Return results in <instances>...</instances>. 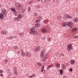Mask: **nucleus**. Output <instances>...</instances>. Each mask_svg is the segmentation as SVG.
Listing matches in <instances>:
<instances>
[{"label": "nucleus", "instance_id": "nucleus-1", "mask_svg": "<svg viewBox=\"0 0 78 78\" xmlns=\"http://www.w3.org/2000/svg\"><path fill=\"white\" fill-rule=\"evenodd\" d=\"M67 25L68 27H69L70 28H72L73 26H74V24L73 23H72V22L70 21L69 22H67L66 23H62V26L63 27H65Z\"/></svg>", "mask_w": 78, "mask_h": 78}, {"label": "nucleus", "instance_id": "nucleus-2", "mask_svg": "<svg viewBox=\"0 0 78 78\" xmlns=\"http://www.w3.org/2000/svg\"><path fill=\"white\" fill-rule=\"evenodd\" d=\"M35 30H36V29H35V27H33L30 28V31L29 32L30 34H33V35L37 34V32Z\"/></svg>", "mask_w": 78, "mask_h": 78}, {"label": "nucleus", "instance_id": "nucleus-3", "mask_svg": "<svg viewBox=\"0 0 78 78\" xmlns=\"http://www.w3.org/2000/svg\"><path fill=\"white\" fill-rule=\"evenodd\" d=\"M22 18V15L20 14H19L17 17H15L14 18V20L16 21V22H19L20 20V18Z\"/></svg>", "mask_w": 78, "mask_h": 78}, {"label": "nucleus", "instance_id": "nucleus-4", "mask_svg": "<svg viewBox=\"0 0 78 78\" xmlns=\"http://www.w3.org/2000/svg\"><path fill=\"white\" fill-rule=\"evenodd\" d=\"M41 47L39 46H37L36 48H35L34 51L36 52H38L40 50H41Z\"/></svg>", "mask_w": 78, "mask_h": 78}, {"label": "nucleus", "instance_id": "nucleus-5", "mask_svg": "<svg viewBox=\"0 0 78 78\" xmlns=\"http://www.w3.org/2000/svg\"><path fill=\"white\" fill-rule=\"evenodd\" d=\"M43 57V58H42V61H44V60H45L46 59H47V57H48V55H47V54L44 55V54L43 56H42Z\"/></svg>", "mask_w": 78, "mask_h": 78}, {"label": "nucleus", "instance_id": "nucleus-6", "mask_svg": "<svg viewBox=\"0 0 78 78\" xmlns=\"http://www.w3.org/2000/svg\"><path fill=\"white\" fill-rule=\"evenodd\" d=\"M6 14H7V12H6V10L5 9H2V14H4L5 16H6Z\"/></svg>", "mask_w": 78, "mask_h": 78}, {"label": "nucleus", "instance_id": "nucleus-7", "mask_svg": "<svg viewBox=\"0 0 78 78\" xmlns=\"http://www.w3.org/2000/svg\"><path fill=\"white\" fill-rule=\"evenodd\" d=\"M72 44H69L68 46L67 50L68 51H70V50L72 49Z\"/></svg>", "mask_w": 78, "mask_h": 78}, {"label": "nucleus", "instance_id": "nucleus-8", "mask_svg": "<svg viewBox=\"0 0 78 78\" xmlns=\"http://www.w3.org/2000/svg\"><path fill=\"white\" fill-rule=\"evenodd\" d=\"M45 50H43V51L41 52V54L40 55V56H41V57H42V56H44V55H45Z\"/></svg>", "mask_w": 78, "mask_h": 78}, {"label": "nucleus", "instance_id": "nucleus-9", "mask_svg": "<svg viewBox=\"0 0 78 78\" xmlns=\"http://www.w3.org/2000/svg\"><path fill=\"white\" fill-rule=\"evenodd\" d=\"M31 54L30 52H27L26 54V56L29 58L31 57Z\"/></svg>", "mask_w": 78, "mask_h": 78}, {"label": "nucleus", "instance_id": "nucleus-10", "mask_svg": "<svg viewBox=\"0 0 78 78\" xmlns=\"http://www.w3.org/2000/svg\"><path fill=\"white\" fill-rule=\"evenodd\" d=\"M41 31L43 33H45V32L47 31V29H45L44 28H42L41 29Z\"/></svg>", "mask_w": 78, "mask_h": 78}, {"label": "nucleus", "instance_id": "nucleus-11", "mask_svg": "<svg viewBox=\"0 0 78 78\" xmlns=\"http://www.w3.org/2000/svg\"><path fill=\"white\" fill-rule=\"evenodd\" d=\"M78 28L77 27H76L72 29V31L73 32H75V31H76V30H78Z\"/></svg>", "mask_w": 78, "mask_h": 78}, {"label": "nucleus", "instance_id": "nucleus-12", "mask_svg": "<svg viewBox=\"0 0 78 78\" xmlns=\"http://www.w3.org/2000/svg\"><path fill=\"white\" fill-rule=\"evenodd\" d=\"M16 37H17L15 36H13L11 37H8V39H12L13 38H14V39H16Z\"/></svg>", "mask_w": 78, "mask_h": 78}, {"label": "nucleus", "instance_id": "nucleus-13", "mask_svg": "<svg viewBox=\"0 0 78 78\" xmlns=\"http://www.w3.org/2000/svg\"><path fill=\"white\" fill-rule=\"evenodd\" d=\"M62 67L63 70H64L66 69V66L64 65H62Z\"/></svg>", "mask_w": 78, "mask_h": 78}, {"label": "nucleus", "instance_id": "nucleus-14", "mask_svg": "<svg viewBox=\"0 0 78 78\" xmlns=\"http://www.w3.org/2000/svg\"><path fill=\"white\" fill-rule=\"evenodd\" d=\"M75 60H71L70 62V63L71 64H74L75 63Z\"/></svg>", "mask_w": 78, "mask_h": 78}, {"label": "nucleus", "instance_id": "nucleus-15", "mask_svg": "<svg viewBox=\"0 0 78 78\" xmlns=\"http://www.w3.org/2000/svg\"><path fill=\"white\" fill-rule=\"evenodd\" d=\"M35 27L39 28V27H40V24L39 23H37V24H35Z\"/></svg>", "mask_w": 78, "mask_h": 78}, {"label": "nucleus", "instance_id": "nucleus-16", "mask_svg": "<svg viewBox=\"0 0 78 78\" xmlns=\"http://www.w3.org/2000/svg\"><path fill=\"white\" fill-rule=\"evenodd\" d=\"M21 53L22 56H25V53L23 52V51L22 50H21Z\"/></svg>", "mask_w": 78, "mask_h": 78}, {"label": "nucleus", "instance_id": "nucleus-17", "mask_svg": "<svg viewBox=\"0 0 78 78\" xmlns=\"http://www.w3.org/2000/svg\"><path fill=\"white\" fill-rule=\"evenodd\" d=\"M20 5V4H19V3H17L16 4V9H18V8H19V7Z\"/></svg>", "mask_w": 78, "mask_h": 78}, {"label": "nucleus", "instance_id": "nucleus-18", "mask_svg": "<svg viewBox=\"0 0 78 78\" xmlns=\"http://www.w3.org/2000/svg\"><path fill=\"white\" fill-rule=\"evenodd\" d=\"M68 17V14H65L64 16V18H65V19H67Z\"/></svg>", "mask_w": 78, "mask_h": 78}, {"label": "nucleus", "instance_id": "nucleus-19", "mask_svg": "<svg viewBox=\"0 0 78 78\" xmlns=\"http://www.w3.org/2000/svg\"><path fill=\"white\" fill-rule=\"evenodd\" d=\"M3 15L2 14H0V19H2L3 18Z\"/></svg>", "mask_w": 78, "mask_h": 78}, {"label": "nucleus", "instance_id": "nucleus-20", "mask_svg": "<svg viewBox=\"0 0 78 78\" xmlns=\"http://www.w3.org/2000/svg\"><path fill=\"white\" fill-rule=\"evenodd\" d=\"M22 8H23L22 5V4H20L18 9L19 10L20 9H22Z\"/></svg>", "mask_w": 78, "mask_h": 78}, {"label": "nucleus", "instance_id": "nucleus-21", "mask_svg": "<svg viewBox=\"0 0 78 78\" xmlns=\"http://www.w3.org/2000/svg\"><path fill=\"white\" fill-rule=\"evenodd\" d=\"M10 10L12 11V12H14L16 11V9L14 8H11L10 9Z\"/></svg>", "mask_w": 78, "mask_h": 78}, {"label": "nucleus", "instance_id": "nucleus-22", "mask_svg": "<svg viewBox=\"0 0 78 78\" xmlns=\"http://www.w3.org/2000/svg\"><path fill=\"white\" fill-rule=\"evenodd\" d=\"M78 19L77 18H76L74 19V22H78Z\"/></svg>", "mask_w": 78, "mask_h": 78}, {"label": "nucleus", "instance_id": "nucleus-23", "mask_svg": "<svg viewBox=\"0 0 78 78\" xmlns=\"http://www.w3.org/2000/svg\"><path fill=\"white\" fill-rule=\"evenodd\" d=\"M37 65H38V66H39L40 67L42 66V64L40 63V62H37Z\"/></svg>", "mask_w": 78, "mask_h": 78}, {"label": "nucleus", "instance_id": "nucleus-24", "mask_svg": "<svg viewBox=\"0 0 78 78\" xmlns=\"http://www.w3.org/2000/svg\"><path fill=\"white\" fill-rule=\"evenodd\" d=\"M10 73H11V71L9 70V69H8L7 71V75H9L10 74Z\"/></svg>", "mask_w": 78, "mask_h": 78}, {"label": "nucleus", "instance_id": "nucleus-25", "mask_svg": "<svg viewBox=\"0 0 78 78\" xmlns=\"http://www.w3.org/2000/svg\"><path fill=\"white\" fill-rule=\"evenodd\" d=\"M41 2L43 3H46L47 2V0H41Z\"/></svg>", "mask_w": 78, "mask_h": 78}, {"label": "nucleus", "instance_id": "nucleus-26", "mask_svg": "<svg viewBox=\"0 0 78 78\" xmlns=\"http://www.w3.org/2000/svg\"><path fill=\"white\" fill-rule=\"evenodd\" d=\"M19 35L20 36H22L23 35V33H20L19 34Z\"/></svg>", "mask_w": 78, "mask_h": 78}, {"label": "nucleus", "instance_id": "nucleus-27", "mask_svg": "<svg viewBox=\"0 0 78 78\" xmlns=\"http://www.w3.org/2000/svg\"><path fill=\"white\" fill-rule=\"evenodd\" d=\"M13 48H14V49H15L16 50H17V49H18V47H17V46H14Z\"/></svg>", "mask_w": 78, "mask_h": 78}, {"label": "nucleus", "instance_id": "nucleus-28", "mask_svg": "<svg viewBox=\"0 0 78 78\" xmlns=\"http://www.w3.org/2000/svg\"><path fill=\"white\" fill-rule=\"evenodd\" d=\"M13 14H15V16H17V12L16 11L13 12Z\"/></svg>", "mask_w": 78, "mask_h": 78}, {"label": "nucleus", "instance_id": "nucleus-29", "mask_svg": "<svg viewBox=\"0 0 78 78\" xmlns=\"http://www.w3.org/2000/svg\"><path fill=\"white\" fill-rule=\"evenodd\" d=\"M56 66L57 67H60V65L59 64L57 63L56 64Z\"/></svg>", "mask_w": 78, "mask_h": 78}, {"label": "nucleus", "instance_id": "nucleus-30", "mask_svg": "<svg viewBox=\"0 0 78 78\" xmlns=\"http://www.w3.org/2000/svg\"><path fill=\"white\" fill-rule=\"evenodd\" d=\"M48 42H50V41H51V38H50V37H49L48 38Z\"/></svg>", "mask_w": 78, "mask_h": 78}, {"label": "nucleus", "instance_id": "nucleus-31", "mask_svg": "<svg viewBox=\"0 0 78 78\" xmlns=\"http://www.w3.org/2000/svg\"><path fill=\"white\" fill-rule=\"evenodd\" d=\"M13 70L15 72H16V71H17V69L15 67L13 68Z\"/></svg>", "mask_w": 78, "mask_h": 78}, {"label": "nucleus", "instance_id": "nucleus-32", "mask_svg": "<svg viewBox=\"0 0 78 78\" xmlns=\"http://www.w3.org/2000/svg\"><path fill=\"white\" fill-rule=\"evenodd\" d=\"M44 23L45 24H47V23H48V22H47L46 20H44Z\"/></svg>", "mask_w": 78, "mask_h": 78}, {"label": "nucleus", "instance_id": "nucleus-33", "mask_svg": "<svg viewBox=\"0 0 78 78\" xmlns=\"http://www.w3.org/2000/svg\"><path fill=\"white\" fill-rule=\"evenodd\" d=\"M41 72H42V73H44L45 72V71L44 70V69H41Z\"/></svg>", "mask_w": 78, "mask_h": 78}, {"label": "nucleus", "instance_id": "nucleus-34", "mask_svg": "<svg viewBox=\"0 0 78 78\" xmlns=\"http://www.w3.org/2000/svg\"><path fill=\"white\" fill-rule=\"evenodd\" d=\"M72 17L71 16H68V19H72Z\"/></svg>", "mask_w": 78, "mask_h": 78}, {"label": "nucleus", "instance_id": "nucleus-35", "mask_svg": "<svg viewBox=\"0 0 78 78\" xmlns=\"http://www.w3.org/2000/svg\"><path fill=\"white\" fill-rule=\"evenodd\" d=\"M40 20L39 19L37 20H36L35 22L36 23H38L39 22Z\"/></svg>", "mask_w": 78, "mask_h": 78}, {"label": "nucleus", "instance_id": "nucleus-36", "mask_svg": "<svg viewBox=\"0 0 78 78\" xmlns=\"http://www.w3.org/2000/svg\"><path fill=\"white\" fill-rule=\"evenodd\" d=\"M28 11H29V12H30L31 11V9H30V7H29L28 8Z\"/></svg>", "mask_w": 78, "mask_h": 78}, {"label": "nucleus", "instance_id": "nucleus-37", "mask_svg": "<svg viewBox=\"0 0 78 78\" xmlns=\"http://www.w3.org/2000/svg\"><path fill=\"white\" fill-rule=\"evenodd\" d=\"M35 75H35V74H34L33 75H32V76H31L33 78V77H34Z\"/></svg>", "mask_w": 78, "mask_h": 78}, {"label": "nucleus", "instance_id": "nucleus-38", "mask_svg": "<svg viewBox=\"0 0 78 78\" xmlns=\"http://www.w3.org/2000/svg\"><path fill=\"white\" fill-rule=\"evenodd\" d=\"M44 69V66H43L41 67V70Z\"/></svg>", "mask_w": 78, "mask_h": 78}, {"label": "nucleus", "instance_id": "nucleus-39", "mask_svg": "<svg viewBox=\"0 0 78 78\" xmlns=\"http://www.w3.org/2000/svg\"><path fill=\"white\" fill-rule=\"evenodd\" d=\"M52 66H53V65H50L49 66H48V68H50V67H52Z\"/></svg>", "mask_w": 78, "mask_h": 78}, {"label": "nucleus", "instance_id": "nucleus-40", "mask_svg": "<svg viewBox=\"0 0 78 78\" xmlns=\"http://www.w3.org/2000/svg\"><path fill=\"white\" fill-rule=\"evenodd\" d=\"M14 73L15 75H17V71H15Z\"/></svg>", "mask_w": 78, "mask_h": 78}, {"label": "nucleus", "instance_id": "nucleus-41", "mask_svg": "<svg viewBox=\"0 0 78 78\" xmlns=\"http://www.w3.org/2000/svg\"><path fill=\"white\" fill-rule=\"evenodd\" d=\"M0 76H3V74H2V73L0 72Z\"/></svg>", "mask_w": 78, "mask_h": 78}, {"label": "nucleus", "instance_id": "nucleus-42", "mask_svg": "<svg viewBox=\"0 0 78 78\" xmlns=\"http://www.w3.org/2000/svg\"><path fill=\"white\" fill-rule=\"evenodd\" d=\"M6 33H6V31H4L3 34H6Z\"/></svg>", "mask_w": 78, "mask_h": 78}, {"label": "nucleus", "instance_id": "nucleus-43", "mask_svg": "<svg viewBox=\"0 0 78 78\" xmlns=\"http://www.w3.org/2000/svg\"><path fill=\"white\" fill-rule=\"evenodd\" d=\"M0 72L1 73H3V70L0 69Z\"/></svg>", "mask_w": 78, "mask_h": 78}, {"label": "nucleus", "instance_id": "nucleus-44", "mask_svg": "<svg viewBox=\"0 0 78 78\" xmlns=\"http://www.w3.org/2000/svg\"><path fill=\"white\" fill-rule=\"evenodd\" d=\"M8 62V60L7 59H6L5 60V63H7V62Z\"/></svg>", "mask_w": 78, "mask_h": 78}, {"label": "nucleus", "instance_id": "nucleus-45", "mask_svg": "<svg viewBox=\"0 0 78 78\" xmlns=\"http://www.w3.org/2000/svg\"><path fill=\"white\" fill-rule=\"evenodd\" d=\"M69 70L70 72H72L73 71V69L72 68H70Z\"/></svg>", "mask_w": 78, "mask_h": 78}, {"label": "nucleus", "instance_id": "nucleus-46", "mask_svg": "<svg viewBox=\"0 0 78 78\" xmlns=\"http://www.w3.org/2000/svg\"><path fill=\"white\" fill-rule=\"evenodd\" d=\"M74 39H78V38L76 37V36H74Z\"/></svg>", "mask_w": 78, "mask_h": 78}, {"label": "nucleus", "instance_id": "nucleus-47", "mask_svg": "<svg viewBox=\"0 0 78 78\" xmlns=\"http://www.w3.org/2000/svg\"><path fill=\"white\" fill-rule=\"evenodd\" d=\"M27 4L30 5V4H31V2H29V3H27Z\"/></svg>", "mask_w": 78, "mask_h": 78}, {"label": "nucleus", "instance_id": "nucleus-48", "mask_svg": "<svg viewBox=\"0 0 78 78\" xmlns=\"http://www.w3.org/2000/svg\"><path fill=\"white\" fill-rule=\"evenodd\" d=\"M34 15H35V16H37V13H34Z\"/></svg>", "mask_w": 78, "mask_h": 78}, {"label": "nucleus", "instance_id": "nucleus-49", "mask_svg": "<svg viewBox=\"0 0 78 78\" xmlns=\"http://www.w3.org/2000/svg\"><path fill=\"white\" fill-rule=\"evenodd\" d=\"M59 19L60 20H61V19H62V17H61V16H59Z\"/></svg>", "mask_w": 78, "mask_h": 78}, {"label": "nucleus", "instance_id": "nucleus-50", "mask_svg": "<svg viewBox=\"0 0 78 78\" xmlns=\"http://www.w3.org/2000/svg\"><path fill=\"white\" fill-rule=\"evenodd\" d=\"M37 8L38 9L40 8V5H37Z\"/></svg>", "mask_w": 78, "mask_h": 78}, {"label": "nucleus", "instance_id": "nucleus-51", "mask_svg": "<svg viewBox=\"0 0 78 78\" xmlns=\"http://www.w3.org/2000/svg\"><path fill=\"white\" fill-rule=\"evenodd\" d=\"M4 31H2L1 32V34H3Z\"/></svg>", "mask_w": 78, "mask_h": 78}, {"label": "nucleus", "instance_id": "nucleus-52", "mask_svg": "<svg viewBox=\"0 0 78 78\" xmlns=\"http://www.w3.org/2000/svg\"><path fill=\"white\" fill-rule=\"evenodd\" d=\"M60 72H63V71H62V70H60Z\"/></svg>", "mask_w": 78, "mask_h": 78}, {"label": "nucleus", "instance_id": "nucleus-53", "mask_svg": "<svg viewBox=\"0 0 78 78\" xmlns=\"http://www.w3.org/2000/svg\"><path fill=\"white\" fill-rule=\"evenodd\" d=\"M17 53H18V55H19V54H20V52L19 51H17Z\"/></svg>", "mask_w": 78, "mask_h": 78}, {"label": "nucleus", "instance_id": "nucleus-54", "mask_svg": "<svg viewBox=\"0 0 78 78\" xmlns=\"http://www.w3.org/2000/svg\"><path fill=\"white\" fill-rule=\"evenodd\" d=\"M29 78H32V76H29Z\"/></svg>", "mask_w": 78, "mask_h": 78}, {"label": "nucleus", "instance_id": "nucleus-55", "mask_svg": "<svg viewBox=\"0 0 78 78\" xmlns=\"http://www.w3.org/2000/svg\"><path fill=\"white\" fill-rule=\"evenodd\" d=\"M63 78H66V76H63Z\"/></svg>", "mask_w": 78, "mask_h": 78}, {"label": "nucleus", "instance_id": "nucleus-56", "mask_svg": "<svg viewBox=\"0 0 78 78\" xmlns=\"http://www.w3.org/2000/svg\"><path fill=\"white\" fill-rule=\"evenodd\" d=\"M24 10H25V9H22V11H24Z\"/></svg>", "mask_w": 78, "mask_h": 78}, {"label": "nucleus", "instance_id": "nucleus-57", "mask_svg": "<svg viewBox=\"0 0 78 78\" xmlns=\"http://www.w3.org/2000/svg\"><path fill=\"white\" fill-rule=\"evenodd\" d=\"M66 1H67V2H70V0H66Z\"/></svg>", "mask_w": 78, "mask_h": 78}, {"label": "nucleus", "instance_id": "nucleus-58", "mask_svg": "<svg viewBox=\"0 0 78 78\" xmlns=\"http://www.w3.org/2000/svg\"><path fill=\"white\" fill-rule=\"evenodd\" d=\"M76 37H77V38H78V35L76 36Z\"/></svg>", "mask_w": 78, "mask_h": 78}, {"label": "nucleus", "instance_id": "nucleus-59", "mask_svg": "<svg viewBox=\"0 0 78 78\" xmlns=\"http://www.w3.org/2000/svg\"><path fill=\"white\" fill-rule=\"evenodd\" d=\"M60 74H62V73H62V72H60Z\"/></svg>", "mask_w": 78, "mask_h": 78}, {"label": "nucleus", "instance_id": "nucleus-60", "mask_svg": "<svg viewBox=\"0 0 78 78\" xmlns=\"http://www.w3.org/2000/svg\"><path fill=\"white\" fill-rule=\"evenodd\" d=\"M40 0H37L38 2H40Z\"/></svg>", "mask_w": 78, "mask_h": 78}, {"label": "nucleus", "instance_id": "nucleus-61", "mask_svg": "<svg viewBox=\"0 0 78 78\" xmlns=\"http://www.w3.org/2000/svg\"><path fill=\"white\" fill-rule=\"evenodd\" d=\"M50 0H47V1H50Z\"/></svg>", "mask_w": 78, "mask_h": 78}, {"label": "nucleus", "instance_id": "nucleus-62", "mask_svg": "<svg viewBox=\"0 0 78 78\" xmlns=\"http://www.w3.org/2000/svg\"><path fill=\"white\" fill-rule=\"evenodd\" d=\"M2 6V5L0 4V8Z\"/></svg>", "mask_w": 78, "mask_h": 78}]
</instances>
